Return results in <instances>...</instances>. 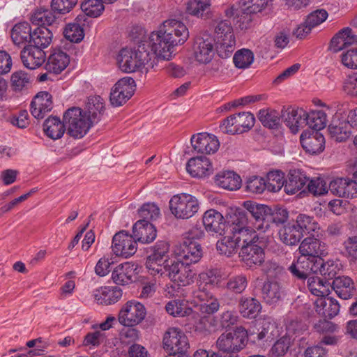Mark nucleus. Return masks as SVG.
<instances>
[{
	"instance_id": "35",
	"label": "nucleus",
	"mask_w": 357,
	"mask_h": 357,
	"mask_svg": "<svg viewBox=\"0 0 357 357\" xmlns=\"http://www.w3.org/2000/svg\"><path fill=\"white\" fill-rule=\"evenodd\" d=\"M332 288L338 297L347 300L355 295L356 289L353 280L348 276H337L332 282Z\"/></svg>"
},
{
	"instance_id": "59",
	"label": "nucleus",
	"mask_w": 357,
	"mask_h": 357,
	"mask_svg": "<svg viewBox=\"0 0 357 357\" xmlns=\"http://www.w3.org/2000/svg\"><path fill=\"white\" fill-rule=\"evenodd\" d=\"M317 264V274L323 275L326 280H332L336 277L337 265L333 261H324L321 258L318 259Z\"/></svg>"
},
{
	"instance_id": "2",
	"label": "nucleus",
	"mask_w": 357,
	"mask_h": 357,
	"mask_svg": "<svg viewBox=\"0 0 357 357\" xmlns=\"http://www.w3.org/2000/svg\"><path fill=\"white\" fill-rule=\"evenodd\" d=\"M247 343V331L239 326L232 331L222 333L216 340V347L228 356L240 357L238 353L245 348Z\"/></svg>"
},
{
	"instance_id": "41",
	"label": "nucleus",
	"mask_w": 357,
	"mask_h": 357,
	"mask_svg": "<svg viewBox=\"0 0 357 357\" xmlns=\"http://www.w3.org/2000/svg\"><path fill=\"white\" fill-rule=\"evenodd\" d=\"M238 312L243 317L254 319L261 312V305L255 298L243 296L238 301Z\"/></svg>"
},
{
	"instance_id": "12",
	"label": "nucleus",
	"mask_w": 357,
	"mask_h": 357,
	"mask_svg": "<svg viewBox=\"0 0 357 357\" xmlns=\"http://www.w3.org/2000/svg\"><path fill=\"white\" fill-rule=\"evenodd\" d=\"M241 205L254 218L255 228L257 231L264 233L269 229L270 215H271L270 206L252 200L245 201Z\"/></svg>"
},
{
	"instance_id": "27",
	"label": "nucleus",
	"mask_w": 357,
	"mask_h": 357,
	"mask_svg": "<svg viewBox=\"0 0 357 357\" xmlns=\"http://www.w3.org/2000/svg\"><path fill=\"white\" fill-rule=\"evenodd\" d=\"M300 141L306 152L312 154L319 153L324 149L325 139L319 132L305 130L301 135Z\"/></svg>"
},
{
	"instance_id": "53",
	"label": "nucleus",
	"mask_w": 357,
	"mask_h": 357,
	"mask_svg": "<svg viewBox=\"0 0 357 357\" xmlns=\"http://www.w3.org/2000/svg\"><path fill=\"white\" fill-rule=\"evenodd\" d=\"M307 279V287L312 294L319 298L327 294L328 291L326 281L317 276H310Z\"/></svg>"
},
{
	"instance_id": "5",
	"label": "nucleus",
	"mask_w": 357,
	"mask_h": 357,
	"mask_svg": "<svg viewBox=\"0 0 357 357\" xmlns=\"http://www.w3.org/2000/svg\"><path fill=\"white\" fill-rule=\"evenodd\" d=\"M197 288L192 291L195 303L199 302V312L205 315L215 314L220 307L219 299L211 291L208 282L197 280Z\"/></svg>"
},
{
	"instance_id": "30",
	"label": "nucleus",
	"mask_w": 357,
	"mask_h": 357,
	"mask_svg": "<svg viewBox=\"0 0 357 357\" xmlns=\"http://www.w3.org/2000/svg\"><path fill=\"white\" fill-rule=\"evenodd\" d=\"M268 3V0H241V4L244 8H242V14L238 15V22H240L241 29H246L247 25L244 24L251 22L250 15L262 11Z\"/></svg>"
},
{
	"instance_id": "29",
	"label": "nucleus",
	"mask_w": 357,
	"mask_h": 357,
	"mask_svg": "<svg viewBox=\"0 0 357 357\" xmlns=\"http://www.w3.org/2000/svg\"><path fill=\"white\" fill-rule=\"evenodd\" d=\"M285 295L284 289L276 280H267L261 288V297L265 303L275 305L282 301Z\"/></svg>"
},
{
	"instance_id": "58",
	"label": "nucleus",
	"mask_w": 357,
	"mask_h": 357,
	"mask_svg": "<svg viewBox=\"0 0 357 357\" xmlns=\"http://www.w3.org/2000/svg\"><path fill=\"white\" fill-rule=\"evenodd\" d=\"M239 246L234 236H225L216 243L218 251L221 254L227 257L231 256L236 251L237 247Z\"/></svg>"
},
{
	"instance_id": "49",
	"label": "nucleus",
	"mask_w": 357,
	"mask_h": 357,
	"mask_svg": "<svg viewBox=\"0 0 357 357\" xmlns=\"http://www.w3.org/2000/svg\"><path fill=\"white\" fill-rule=\"evenodd\" d=\"M303 117V128L308 126L312 130V131L319 132L326 126V114L323 111H312L309 113L305 112Z\"/></svg>"
},
{
	"instance_id": "54",
	"label": "nucleus",
	"mask_w": 357,
	"mask_h": 357,
	"mask_svg": "<svg viewBox=\"0 0 357 357\" xmlns=\"http://www.w3.org/2000/svg\"><path fill=\"white\" fill-rule=\"evenodd\" d=\"M248 279L246 275L239 274L230 277L226 284V288L228 291L236 294H242L248 286Z\"/></svg>"
},
{
	"instance_id": "19",
	"label": "nucleus",
	"mask_w": 357,
	"mask_h": 357,
	"mask_svg": "<svg viewBox=\"0 0 357 357\" xmlns=\"http://www.w3.org/2000/svg\"><path fill=\"white\" fill-rule=\"evenodd\" d=\"M239 257L247 267L252 268L261 266L264 262L265 252L256 243L242 245Z\"/></svg>"
},
{
	"instance_id": "50",
	"label": "nucleus",
	"mask_w": 357,
	"mask_h": 357,
	"mask_svg": "<svg viewBox=\"0 0 357 357\" xmlns=\"http://www.w3.org/2000/svg\"><path fill=\"white\" fill-rule=\"evenodd\" d=\"M294 224L299 228L300 231L303 234V233L310 234L312 232H315L319 229V225L314 220V217L306 214H299L296 217V222Z\"/></svg>"
},
{
	"instance_id": "43",
	"label": "nucleus",
	"mask_w": 357,
	"mask_h": 357,
	"mask_svg": "<svg viewBox=\"0 0 357 357\" xmlns=\"http://www.w3.org/2000/svg\"><path fill=\"white\" fill-rule=\"evenodd\" d=\"M104 111L102 98L99 96L89 98L85 110L83 112L91 123H98Z\"/></svg>"
},
{
	"instance_id": "25",
	"label": "nucleus",
	"mask_w": 357,
	"mask_h": 357,
	"mask_svg": "<svg viewBox=\"0 0 357 357\" xmlns=\"http://www.w3.org/2000/svg\"><path fill=\"white\" fill-rule=\"evenodd\" d=\"M195 59L202 63L211 61L214 55L213 40L209 36L197 37L193 45Z\"/></svg>"
},
{
	"instance_id": "36",
	"label": "nucleus",
	"mask_w": 357,
	"mask_h": 357,
	"mask_svg": "<svg viewBox=\"0 0 357 357\" xmlns=\"http://www.w3.org/2000/svg\"><path fill=\"white\" fill-rule=\"evenodd\" d=\"M357 43V35L352 29L347 27L340 30L331 39L330 48L334 52H337L350 45Z\"/></svg>"
},
{
	"instance_id": "60",
	"label": "nucleus",
	"mask_w": 357,
	"mask_h": 357,
	"mask_svg": "<svg viewBox=\"0 0 357 357\" xmlns=\"http://www.w3.org/2000/svg\"><path fill=\"white\" fill-rule=\"evenodd\" d=\"M232 235L234 236V238H235L238 245L241 243V242L243 243L242 245L256 243L259 239L255 229L250 226L241 229V231H238Z\"/></svg>"
},
{
	"instance_id": "31",
	"label": "nucleus",
	"mask_w": 357,
	"mask_h": 357,
	"mask_svg": "<svg viewBox=\"0 0 357 357\" xmlns=\"http://www.w3.org/2000/svg\"><path fill=\"white\" fill-rule=\"evenodd\" d=\"M132 236L136 242L150 243L157 236L155 226L146 220H139L132 227Z\"/></svg>"
},
{
	"instance_id": "33",
	"label": "nucleus",
	"mask_w": 357,
	"mask_h": 357,
	"mask_svg": "<svg viewBox=\"0 0 357 357\" xmlns=\"http://www.w3.org/2000/svg\"><path fill=\"white\" fill-rule=\"evenodd\" d=\"M314 304L316 312L324 318L332 319L340 311V304L337 301L326 295L317 298Z\"/></svg>"
},
{
	"instance_id": "47",
	"label": "nucleus",
	"mask_w": 357,
	"mask_h": 357,
	"mask_svg": "<svg viewBox=\"0 0 357 357\" xmlns=\"http://www.w3.org/2000/svg\"><path fill=\"white\" fill-rule=\"evenodd\" d=\"M52 36V33L49 29L45 26L38 27L32 33L30 44L43 50L51 43Z\"/></svg>"
},
{
	"instance_id": "52",
	"label": "nucleus",
	"mask_w": 357,
	"mask_h": 357,
	"mask_svg": "<svg viewBox=\"0 0 357 357\" xmlns=\"http://www.w3.org/2000/svg\"><path fill=\"white\" fill-rule=\"evenodd\" d=\"M55 20L56 16L53 13V10L47 9L38 10L31 17V22L35 25L40 26L39 27L52 25Z\"/></svg>"
},
{
	"instance_id": "9",
	"label": "nucleus",
	"mask_w": 357,
	"mask_h": 357,
	"mask_svg": "<svg viewBox=\"0 0 357 357\" xmlns=\"http://www.w3.org/2000/svg\"><path fill=\"white\" fill-rule=\"evenodd\" d=\"M151 253L146 259L145 266L152 275L162 274L165 266L172 259H168L169 245L165 241H158L151 249Z\"/></svg>"
},
{
	"instance_id": "17",
	"label": "nucleus",
	"mask_w": 357,
	"mask_h": 357,
	"mask_svg": "<svg viewBox=\"0 0 357 357\" xmlns=\"http://www.w3.org/2000/svg\"><path fill=\"white\" fill-rule=\"evenodd\" d=\"M112 249L115 255L128 258L136 252L137 242L132 235L121 231L113 236Z\"/></svg>"
},
{
	"instance_id": "55",
	"label": "nucleus",
	"mask_w": 357,
	"mask_h": 357,
	"mask_svg": "<svg viewBox=\"0 0 357 357\" xmlns=\"http://www.w3.org/2000/svg\"><path fill=\"white\" fill-rule=\"evenodd\" d=\"M211 0H188L185 3V11L192 15L202 17L209 9Z\"/></svg>"
},
{
	"instance_id": "61",
	"label": "nucleus",
	"mask_w": 357,
	"mask_h": 357,
	"mask_svg": "<svg viewBox=\"0 0 357 357\" xmlns=\"http://www.w3.org/2000/svg\"><path fill=\"white\" fill-rule=\"evenodd\" d=\"M29 82V76L26 73L22 70L13 73L10 77V86L15 92L23 90L27 86Z\"/></svg>"
},
{
	"instance_id": "62",
	"label": "nucleus",
	"mask_w": 357,
	"mask_h": 357,
	"mask_svg": "<svg viewBox=\"0 0 357 357\" xmlns=\"http://www.w3.org/2000/svg\"><path fill=\"white\" fill-rule=\"evenodd\" d=\"M63 35L68 40L72 43H79L84 36V30L78 23H70L66 25Z\"/></svg>"
},
{
	"instance_id": "37",
	"label": "nucleus",
	"mask_w": 357,
	"mask_h": 357,
	"mask_svg": "<svg viewBox=\"0 0 357 357\" xmlns=\"http://www.w3.org/2000/svg\"><path fill=\"white\" fill-rule=\"evenodd\" d=\"M97 303L111 305L116 303L122 296V290L118 287H101L93 291Z\"/></svg>"
},
{
	"instance_id": "45",
	"label": "nucleus",
	"mask_w": 357,
	"mask_h": 357,
	"mask_svg": "<svg viewBox=\"0 0 357 357\" xmlns=\"http://www.w3.org/2000/svg\"><path fill=\"white\" fill-rule=\"evenodd\" d=\"M66 129L63 121H61L57 116L49 117L43 123L45 133L53 139L61 138L63 135Z\"/></svg>"
},
{
	"instance_id": "15",
	"label": "nucleus",
	"mask_w": 357,
	"mask_h": 357,
	"mask_svg": "<svg viewBox=\"0 0 357 357\" xmlns=\"http://www.w3.org/2000/svg\"><path fill=\"white\" fill-rule=\"evenodd\" d=\"M163 348L170 353H186L189 348L187 336L177 328H169L163 336Z\"/></svg>"
},
{
	"instance_id": "7",
	"label": "nucleus",
	"mask_w": 357,
	"mask_h": 357,
	"mask_svg": "<svg viewBox=\"0 0 357 357\" xmlns=\"http://www.w3.org/2000/svg\"><path fill=\"white\" fill-rule=\"evenodd\" d=\"M216 50L222 59L230 56L234 50L236 40L230 24L227 21L220 22L215 27Z\"/></svg>"
},
{
	"instance_id": "26",
	"label": "nucleus",
	"mask_w": 357,
	"mask_h": 357,
	"mask_svg": "<svg viewBox=\"0 0 357 357\" xmlns=\"http://www.w3.org/2000/svg\"><path fill=\"white\" fill-rule=\"evenodd\" d=\"M20 57L26 68L33 70L44 63L46 55L43 50L33 47L32 45L29 44L22 49Z\"/></svg>"
},
{
	"instance_id": "34",
	"label": "nucleus",
	"mask_w": 357,
	"mask_h": 357,
	"mask_svg": "<svg viewBox=\"0 0 357 357\" xmlns=\"http://www.w3.org/2000/svg\"><path fill=\"white\" fill-rule=\"evenodd\" d=\"M329 189L339 197L355 198L357 197V180H331Z\"/></svg>"
},
{
	"instance_id": "64",
	"label": "nucleus",
	"mask_w": 357,
	"mask_h": 357,
	"mask_svg": "<svg viewBox=\"0 0 357 357\" xmlns=\"http://www.w3.org/2000/svg\"><path fill=\"white\" fill-rule=\"evenodd\" d=\"M291 344V337L289 335H284L274 343L270 352L275 356H282L288 351Z\"/></svg>"
},
{
	"instance_id": "24",
	"label": "nucleus",
	"mask_w": 357,
	"mask_h": 357,
	"mask_svg": "<svg viewBox=\"0 0 357 357\" xmlns=\"http://www.w3.org/2000/svg\"><path fill=\"white\" fill-rule=\"evenodd\" d=\"M30 107L31 113L34 118L43 119L53 108L52 95L47 91L38 93L32 100Z\"/></svg>"
},
{
	"instance_id": "13",
	"label": "nucleus",
	"mask_w": 357,
	"mask_h": 357,
	"mask_svg": "<svg viewBox=\"0 0 357 357\" xmlns=\"http://www.w3.org/2000/svg\"><path fill=\"white\" fill-rule=\"evenodd\" d=\"M161 31L165 34V40L174 47L183 45L189 37V31L183 22L175 19H170L165 21L160 26Z\"/></svg>"
},
{
	"instance_id": "8",
	"label": "nucleus",
	"mask_w": 357,
	"mask_h": 357,
	"mask_svg": "<svg viewBox=\"0 0 357 357\" xmlns=\"http://www.w3.org/2000/svg\"><path fill=\"white\" fill-rule=\"evenodd\" d=\"M347 111V102L338 105L328 128L331 137L339 142L346 141L351 134V128L346 118Z\"/></svg>"
},
{
	"instance_id": "20",
	"label": "nucleus",
	"mask_w": 357,
	"mask_h": 357,
	"mask_svg": "<svg viewBox=\"0 0 357 357\" xmlns=\"http://www.w3.org/2000/svg\"><path fill=\"white\" fill-rule=\"evenodd\" d=\"M318 259H312L310 257L301 255L296 263H292L289 270L293 275L301 280L310 277L312 274H317Z\"/></svg>"
},
{
	"instance_id": "14",
	"label": "nucleus",
	"mask_w": 357,
	"mask_h": 357,
	"mask_svg": "<svg viewBox=\"0 0 357 357\" xmlns=\"http://www.w3.org/2000/svg\"><path fill=\"white\" fill-rule=\"evenodd\" d=\"M146 314V308L142 303L136 301H129L120 310L119 321L125 326H134L140 324Z\"/></svg>"
},
{
	"instance_id": "63",
	"label": "nucleus",
	"mask_w": 357,
	"mask_h": 357,
	"mask_svg": "<svg viewBox=\"0 0 357 357\" xmlns=\"http://www.w3.org/2000/svg\"><path fill=\"white\" fill-rule=\"evenodd\" d=\"M142 220H155L160 215V208L155 203H145L139 209Z\"/></svg>"
},
{
	"instance_id": "6",
	"label": "nucleus",
	"mask_w": 357,
	"mask_h": 357,
	"mask_svg": "<svg viewBox=\"0 0 357 357\" xmlns=\"http://www.w3.org/2000/svg\"><path fill=\"white\" fill-rule=\"evenodd\" d=\"M165 34L161 31L160 28L157 31L151 33L149 40L141 43L142 45H146L149 54H151V59L158 58L162 60H170L174 52V46L169 42V40H165Z\"/></svg>"
},
{
	"instance_id": "42",
	"label": "nucleus",
	"mask_w": 357,
	"mask_h": 357,
	"mask_svg": "<svg viewBox=\"0 0 357 357\" xmlns=\"http://www.w3.org/2000/svg\"><path fill=\"white\" fill-rule=\"evenodd\" d=\"M280 240L285 245L293 246L297 245L303 234L294 223H289L282 227L278 231Z\"/></svg>"
},
{
	"instance_id": "39",
	"label": "nucleus",
	"mask_w": 357,
	"mask_h": 357,
	"mask_svg": "<svg viewBox=\"0 0 357 357\" xmlns=\"http://www.w3.org/2000/svg\"><path fill=\"white\" fill-rule=\"evenodd\" d=\"M281 180H247L245 191L252 194H261L264 191L276 192L282 188Z\"/></svg>"
},
{
	"instance_id": "1",
	"label": "nucleus",
	"mask_w": 357,
	"mask_h": 357,
	"mask_svg": "<svg viewBox=\"0 0 357 357\" xmlns=\"http://www.w3.org/2000/svg\"><path fill=\"white\" fill-rule=\"evenodd\" d=\"M151 61V54H149L146 45L139 43L136 50L123 48L118 56L119 68L125 73H132Z\"/></svg>"
},
{
	"instance_id": "51",
	"label": "nucleus",
	"mask_w": 357,
	"mask_h": 357,
	"mask_svg": "<svg viewBox=\"0 0 357 357\" xmlns=\"http://www.w3.org/2000/svg\"><path fill=\"white\" fill-rule=\"evenodd\" d=\"M165 310L169 314L178 317L189 315L192 312V309L187 307L185 302L180 299L169 301L166 304Z\"/></svg>"
},
{
	"instance_id": "28",
	"label": "nucleus",
	"mask_w": 357,
	"mask_h": 357,
	"mask_svg": "<svg viewBox=\"0 0 357 357\" xmlns=\"http://www.w3.org/2000/svg\"><path fill=\"white\" fill-rule=\"evenodd\" d=\"M202 222L208 232L222 236L225 234V222L223 215L216 210H207L202 216Z\"/></svg>"
},
{
	"instance_id": "11",
	"label": "nucleus",
	"mask_w": 357,
	"mask_h": 357,
	"mask_svg": "<svg viewBox=\"0 0 357 357\" xmlns=\"http://www.w3.org/2000/svg\"><path fill=\"white\" fill-rule=\"evenodd\" d=\"M255 118L250 112H240L228 116L221 125L227 134H241L250 130L255 125Z\"/></svg>"
},
{
	"instance_id": "23",
	"label": "nucleus",
	"mask_w": 357,
	"mask_h": 357,
	"mask_svg": "<svg viewBox=\"0 0 357 357\" xmlns=\"http://www.w3.org/2000/svg\"><path fill=\"white\" fill-rule=\"evenodd\" d=\"M301 255L318 259L326 255V245L319 238L314 236L305 238L298 247Z\"/></svg>"
},
{
	"instance_id": "48",
	"label": "nucleus",
	"mask_w": 357,
	"mask_h": 357,
	"mask_svg": "<svg viewBox=\"0 0 357 357\" xmlns=\"http://www.w3.org/2000/svg\"><path fill=\"white\" fill-rule=\"evenodd\" d=\"M257 118L264 127L269 129H278L280 126V114L274 109H260Z\"/></svg>"
},
{
	"instance_id": "40",
	"label": "nucleus",
	"mask_w": 357,
	"mask_h": 357,
	"mask_svg": "<svg viewBox=\"0 0 357 357\" xmlns=\"http://www.w3.org/2000/svg\"><path fill=\"white\" fill-rule=\"evenodd\" d=\"M136 268L134 264L129 262L117 266L112 273L113 282L119 285H126L133 281Z\"/></svg>"
},
{
	"instance_id": "22",
	"label": "nucleus",
	"mask_w": 357,
	"mask_h": 357,
	"mask_svg": "<svg viewBox=\"0 0 357 357\" xmlns=\"http://www.w3.org/2000/svg\"><path fill=\"white\" fill-rule=\"evenodd\" d=\"M186 170L192 177L204 178L213 173L212 162L205 156L191 158L186 164Z\"/></svg>"
},
{
	"instance_id": "21",
	"label": "nucleus",
	"mask_w": 357,
	"mask_h": 357,
	"mask_svg": "<svg viewBox=\"0 0 357 357\" xmlns=\"http://www.w3.org/2000/svg\"><path fill=\"white\" fill-rule=\"evenodd\" d=\"M179 261L186 265L196 264L202 257V248L200 244L195 241L186 239L180 245L179 252H178Z\"/></svg>"
},
{
	"instance_id": "46",
	"label": "nucleus",
	"mask_w": 357,
	"mask_h": 357,
	"mask_svg": "<svg viewBox=\"0 0 357 357\" xmlns=\"http://www.w3.org/2000/svg\"><path fill=\"white\" fill-rule=\"evenodd\" d=\"M227 218L231 234L249 226L248 215L241 208H237L234 212L229 213Z\"/></svg>"
},
{
	"instance_id": "18",
	"label": "nucleus",
	"mask_w": 357,
	"mask_h": 357,
	"mask_svg": "<svg viewBox=\"0 0 357 357\" xmlns=\"http://www.w3.org/2000/svg\"><path fill=\"white\" fill-rule=\"evenodd\" d=\"M192 149L197 153L213 154L219 149L220 142L216 136L207 132H199L191 137Z\"/></svg>"
},
{
	"instance_id": "57",
	"label": "nucleus",
	"mask_w": 357,
	"mask_h": 357,
	"mask_svg": "<svg viewBox=\"0 0 357 357\" xmlns=\"http://www.w3.org/2000/svg\"><path fill=\"white\" fill-rule=\"evenodd\" d=\"M254 61V54L248 49H241L238 50L234 56L233 61L235 66L238 68H247Z\"/></svg>"
},
{
	"instance_id": "4",
	"label": "nucleus",
	"mask_w": 357,
	"mask_h": 357,
	"mask_svg": "<svg viewBox=\"0 0 357 357\" xmlns=\"http://www.w3.org/2000/svg\"><path fill=\"white\" fill-rule=\"evenodd\" d=\"M63 120L69 135L74 138H82L93 126L79 107L69 108L63 114Z\"/></svg>"
},
{
	"instance_id": "3",
	"label": "nucleus",
	"mask_w": 357,
	"mask_h": 357,
	"mask_svg": "<svg viewBox=\"0 0 357 357\" xmlns=\"http://www.w3.org/2000/svg\"><path fill=\"white\" fill-rule=\"evenodd\" d=\"M200 203L195 196L188 193L174 195L169 201L171 213L177 218L188 220L198 213Z\"/></svg>"
},
{
	"instance_id": "10",
	"label": "nucleus",
	"mask_w": 357,
	"mask_h": 357,
	"mask_svg": "<svg viewBox=\"0 0 357 357\" xmlns=\"http://www.w3.org/2000/svg\"><path fill=\"white\" fill-rule=\"evenodd\" d=\"M164 268L169 278L178 286L185 287L194 282L195 271L179 260L169 261Z\"/></svg>"
},
{
	"instance_id": "56",
	"label": "nucleus",
	"mask_w": 357,
	"mask_h": 357,
	"mask_svg": "<svg viewBox=\"0 0 357 357\" xmlns=\"http://www.w3.org/2000/svg\"><path fill=\"white\" fill-rule=\"evenodd\" d=\"M104 3L102 0H86L81 4V8L86 15L97 17L103 12Z\"/></svg>"
},
{
	"instance_id": "32",
	"label": "nucleus",
	"mask_w": 357,
	"mask_h": 357,
	"mask_svg": "<svg viewBox=\"0 0 357 357\" xmlns=\"http://www.w3.org/2000/svg\"><path fill=\"white\" fill-rule=\"evenodd\" d=\"M305 111L303 109H295L291 107L283 109L281 112L280 119L294 134L297 133L300 128H303Z\"/></svg>"
},
{
	"instance_id": "38",
	"label": "nucleus",
	"mask_w": 357,
	"mask_h": 357,
	"mask_svg": "<svg viewBox=\"0 0 357 357\" xmlns=\"http://www.w3.org/2000/svg\"><path fill=\"white\" fill-rule=\"evenodd\" d=\"M70 63L69 56L60 49L54 50L45 64L47 72L59 74L66 68Z\"/></svg>"
},
{
	"instance_id": "16",
	"label": "nucleus",
	"mask_w": 357,
	"mask_h": 357,
	"mask_svg": "<svg viewBox=\"0 0 357 357\" xmlns=\"http://www.w3.org/2000/svg\"><path fill=\"white\" fill-rule=\"evenodd\" d=\"M135 88V82L132 77H126L119 79L110 93L112 105L118 107L126 103L134 94Z\"/></svg>"
},
{
	"instance_id": "44",
	"label": "nucleus",
	"mask_w": 357,
	"mask_h": 357,
	"mask_svg": "<svg viewBox=\"0 0 357 357\" xmlns=\"http://www.w3.org/2000/svg\"><path fill=\"white\" fill-rule=\"evenodd\" d=\"M32 33L31 27L28 22H20L12 29L11 38L13 43L18 46L25 43H30Z\"/></svg>"
}]
</instances>
